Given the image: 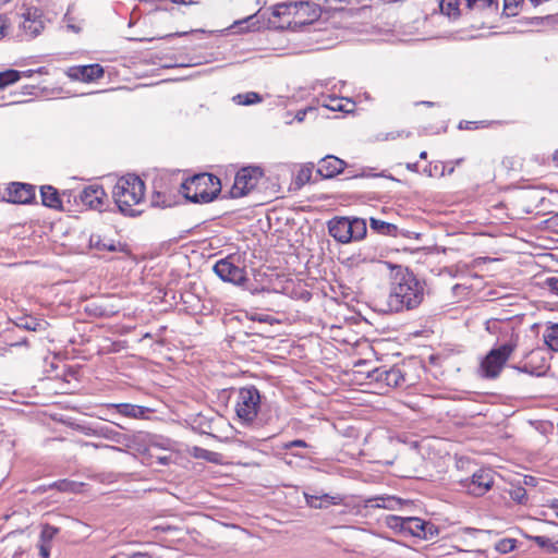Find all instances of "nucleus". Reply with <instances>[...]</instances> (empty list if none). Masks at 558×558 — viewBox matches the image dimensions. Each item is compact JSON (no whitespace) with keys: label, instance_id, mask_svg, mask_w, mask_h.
I'll return each mask as SVG.
<instances>
[{"label":"nucleus","instance_id":"nucleus-26","mask_svg":"<svg viewBox=\"0 0 558 558\" xmlns=\"http://www.w3.org/2000/svg\"><path fill=\"white\" fill-rule=\"evenodd\" d=\"M112 407L117 409L118 413L128 417H141L145 412L143 407L129 403L112 404Z\"/></svg>","mask_w":558,"mask_h":558},{"label":"nucleus","instance_id":"nucleus-19","mask_svg":"<svg viewBox=\"0 0 558 558\" xmlns=\"http://www.w3.org/2000/svg\"><path fill=\"white\" fill-rule=\"evenodd\" d=\"M41 204L52 209H62V201L59 192L51 185H43L40 187Z\"/></svg>","mask_w":558,"mask_h":558},{"label":"nucleus","instance_id":"nucleus-12","mask_svg":"<svg viewBox=\"0 0 558 558\" xmlns=\"http://www.w3.org/2000/svg\"><path fill=\"white\" fill-rule=\"evenodd\" d=\"M35 199V187L32 184L13 182L8 187V202L29 204Z\"/></svg>","mask_w":558,"mask_h":558},{"label":"nucleus","instance_id":"nucleus-28","mask_svg":"<svg viewBox=\"0 0 558 558\" xmlns=\"http://www.w3.org/2000/svg\"><path fill=\"white\" fill-rule=\"evenodd\" d=\"M460 0H440L439 8L442 14L457 17L460 14Z\"/></svg>","mask_w":558,"mask_h":558},{"label":"nucleus","instance_id":"nucleus-50","mask_svg":"<svg viewBox=\"0 0 558 558\" xmlns=\"http://www.w3.org/2000/svg\"><path fill=\"white\" fill-rule=\"evenodd\" d=\"M170 1L173 3H177V4H191L194 2L193 0H170Z\"/></svg>","mask_w":558,"mask_h":558},{"label":"nucleus","instance_id":"nucleus-48","mask_svg":"<svg viewBox=\"0 0 558 558\" xmlns=\"http://www.w3.org/2000/svg\"><path fill=\"white\" fill-rule=\"evenodd\" d=\"M521 0H504L505 9H510L511 7H517Z\"/></svg>","mask_w":558,"mask_h":558},{"label":"nucleus","instance_id":"nucleus-44","mask_svg":"<svg viewBox=\"0 0 558 558\" xmlns=\"http://www.w3.org/2000/svg\"><path fill=\"white\" fill-rule=\"evenodd\" d=\"M8 28V19L0 14V39L4 37L5 29Z\"/></svg>","mask_w":558,"mask_h":558},{"label":"nucleus","instance_id":"nucleus-54","mask_svg":"<svg viewBox=\"0 0 558 558\" xmlns=\"http://www.w3.org/2000/svg\"><path fill=\"white\" fill-rule=\"evenodd\" d=\"M304 116H305V111H301L296 114V118L299 121H302L304 119Z\"/></svg>","mask_w":558,"mask_h":558},{"label":"nucleus","instance_id":"nucleus-53","mask_svg":"<svg viewBox=\"0 0 558 558\" xmlns=\"http://www.w3.org/2000/svg\"><path fill=\"white\" fill-rule=\"evenodd\" d=\"M159 461H160L161 464H168L169 458L168 457H161V458H159Z\"/></svg>","mask_w":558,"mask_h":558},{"label":"nucleus","instance_id":"nucleus-24","mask_svg":"<svg viewBox=\"0 0 558 558\" xmlns=\"http://www.w3.org/2000/svg\"><path fill=\"white\" fill-rule=\"evenodd\" d=\"M369 226L372 230L376 231L379 234L391 236H397L398 234V227L396 225L376 218H371Z\"/></svg>","mask_w":558,"mask_h":558},{"label":"nucleus","instance_id":"nucleus-37","mask_svg":"<svg viewBox=\"0 0 558 558\" xmlns=\"http://www.w3.org/2000/svg\"><path fill=\"white\" fill-rule=\"evenodd\" d=\"M76 444L80 445L81 447H86V448H89V447L95 448V449L107 448V449H111L114 451H122V449L119 447L104 445V444H95V442H88V441H82V440L76 441Z\"/></svg>","mask_w":558,"mask_h":558},{"label":"nucleus","instance_id":"nucleus-20","mask_svg":"<svg viewBox=\"0 0 558 558\" xmlns=\"http://www.w3.org/2000/svg\"><path fill=\"white\" fill-rule=\"evenodd\" d=\"M306 504L315 509L327 508L329 505H339L342 501V498L339 495L330 496L328 494H324L322 496L305 494Z\"/></svg>","mask_w":558,"mask_h":558},{"label":"nucleus","instance_id":"nucleus-4","mask_svg":"<svg viewBox=\"0 0 558 558\" xmlns=\"http://www.w3.org/2000/svg\"><path fill=\"white\" fill-rule=\"evenodd\" d=\"M515 348L517 344L513 342H507L493 348L481 362L480 371L482 377L488 379L497 378Z\"/></svg>","mask_w":558,"mask_h":558},{"label":"nucleus","instance_id":"nucleus-39","mask_svg":"<svg viewBox=\"0 0 558 558\" xmlns=\"http://www.w3.org/2000/svg\"><path fill=\"white\" fill-rule=\"evenodd\" d=\"M410 136H411V132L402 130V131L387 133L383 140L389 141V140H396L398 137H410Z\"/></svg>","mask_w":558,"mask_h":558},{"label":"nucleus","instance_id":"nucleus-16","mask_svg":"<svg viewBox=\"0 0 558 558\" xmlns=\"http://www.w3.org/2000/svg\"><path fill=\"white\" fill-rule=\"evenodd\" d=\"M104 75V69L101 65L87 64L71 68L69 71V76L73 80L82 81V82H92L100 78Z\"/></svg>","mask_w":558,"mask_h":558},{"label":"nucleus","instance_id":"nucleus-6","mask_svg":"<svg viewBox=\"0 0 558 558\" xmlns=\"http://www.w3.org/2000/svg\"><path fill=\"white\" fill-rule=\"evenodd\" d=\"M313 1L314 0H307L289 4H279L276 8L274 14L279 16L280 14H283L286 10H288L290 14L292 13L294 15L295 23L311 24L316 21L322 13L320 3H314Z\"/></svg>","mask_w":558,"mask_h":558},{"label":"nucleus","instance_id":"nucleus-51","mask_svg":"<svg viewBox=\"0 0 558 558\" xmlns=\"http://www.w3.org/2000/svg\"><path fill=\"white\" fill-rule=\"evenodd\" d=\"M417 167H418V166H417V163H416V162H414V163H407V168H408L410 171H413V172L417 171Z\"/></svg>","mask_w":558,"mask_h":558},{"label":"nucleus","instance_id":"nucleus-23","mask_svg":"<svg viewBox=\"0 0 558 558\" xmlns=\"http://www.w3.org/2000/svg\"><path fill=\"white\" fill-rule=\"evenodd\" d=\"M32 75V71H17V70H5L0 72V89H4L10 85L15 84L21 80V77L26 76L29 77Z\"/></svg>","mask_w":558,"mask_h":558},{"label":"nucleus","instance_id":"nucleus-43","mask_svg":"<svg viewBox=\"0 0 558 558\" xmlns=\"http://www.w3.org/2000/svg\"><path fill=\"white\" fill-rule=\"evenodd\" d=\"M254 19H255V15H250V16H247L246 19H244L242 21L235 22L233 27L246 24L247 25L246 29L250 31V29H252L255 26Z\"/></svg>","mask_w":558,"mask_h":558},{"label":"nucleus","instance_id":"nucleus-7","mask_svg":"<svg viewBox=\"0 0 558 558\" xmlns=\"http://www.w3.org/2000/svg\"><path fill=\"white\" fill-rule=\"evenodd\" d=\"M263 177V171L259 167H245L241 169L234 179V183L230 190V195L233 198H240L247 195L258 184Z\"/></svg>","mask_w":558,"mask_h":558},{"label":"nucleus","instance_id":"nucleus-55","mask_svg":"<svg viewBox=\"0 0 558 558\" xmlns=\"http://www.w3.org/2000/svg\"><path fill=\"white\" fill-rule=\"evenodd\" d=\"M68 485H69V484H66V483H62V484H60L59 488H60L61 490H66V489H68Z\"/></svg>","mask_w":558,"mask_h":558},{"label":"nucleus","instance_id":"nucleus-25","mask_svg":"<svg viewBox=\"0 0 558 558\" xmlns=\"http://www.w3.org/2000/svg\"><path fill=\"white\" fill-rule=\"evenodd\" d=\"M348 104H350L348 99L337 96H328L323 99V107L331 111L349 112L350 110L347 109Z\"/></svg>","mask_w":558,"mask_h":558},{"label":"nucleus","instance_id":"nucleus-38","mask_svg":"<svg viewBox=\"0 0 558 558\" xmlns=\"http://www.w3.org/2000/svg\"><path fill=\"white\" fill-rule=\"evenodd\" d=\"M469 8H489L495 0H465Z\"/></svg>","mask_w":558,"mask_h":558},{"label":"nucleus","instance_id":"nucleus-8","mask_svg":"<svg viewBox=\"0 0 558 558\" xmlns=\"http://www.w3.org/2000/svg\"><path fill=\"white\" fill-rule=\"evenodd\" d=\"M235 256L228 255L216 262L214 272L225 282L241 286L247 281L246 271L235 264Z\"/></svg>","mask_w":558,"mask_h":558},{"label":"nucleus","instance_id":"nucleus-34","mask_svg":"<svg viewBox=\"0 0 558 558\" xmlns=\"http://www.w3.org/2000/svg\"><path fill=\"white\" fill-rule=\"evenodd\" d=\"M313 166L307 165L301 168L296 175V184L304 185L308 183L312 179Z\"/></svg>","mask_w":558,"mask_h":558},{"label":"nucleus","instance_id":"nucleus-2","mask_svg":"<svg viewBox=\"0 0 558 558\" xmlns=\"http://www.w3.org/2000/svg\"><path fill=\"white\" fill-rule=\"evenodd\" d=\"M144 195L145 184L135 174L121 177L112 190V197L119 210L125 216H136L138 214L134 206L144 199Z\"/></svg>","mask_w":558,"mask_h":558},{"label":"nucleus","instance_id":"nucleus-40","mask_svg":"<svg viewBox=\"0 0 558 558\" xmlns=\"http://www.w3.org/2000/svg\"><path fill=\"white\" fill-rule=\"evenodd\" d=\"M293 447L307 448L308 444L302 439H295V440L288 441V442L283 444V446H282V448L286 450L291 449Z\"/></svg>","mask_w":558,"mask_h":558},{"label":"nucleus","instance_id":"nucleus-30","mask_svg":"<svg viewBox=\"0 0 558 558\" xmlns=\"http://www.w3.org/2000/svg\"><path fill=\"white\" fill-rule=\"evenodd\" d=\"M15 325L21 329H25V330H29V331H37V330L41 329L43 322H39L38 319H36L32 316H24V317H20L17 319V322L15 323Z\"/></svg>","mask_w":558,"mask_h":558},{"label":"nucleus","instance_id":"nucleus-14","mask_svg":"<svg viewBox=\"0 0 558 558\" xmlns=\"http://www.w3.org/2000/svg\"><path fill=\"white\" fill-rule=\"evenodd\" d=\"M372 378L385 383L388 387H400L405 383L404 374L398 366L377 368L373 372Z\"/></svg>","mask_w":558,"mask_h":558},{"label":"nucleus","instance_id":"nucleus-60","mask_svg":"<svg viewBox=\"0 0 558 558\" xmlns=\"http://www.w3.org/2000/svg\"><path fill=\"white\" fill-rule=\"evenodd\" d=\"M556 518L558 519V512H556Z\"/></svg>","mask_w":558,"mask_h":558},{"label":"nucleus","instance_id":"nucleus-49","mask_svg":"<svg viewBox=\"0 0 558 558\" xmlns=\"http://www.w3.org/2000/svg\"><path fill=\"white\" fill-rule=\"evenodd\" d=\"M253 319L260 322V323H266V322H268V315H258V316L253 317Z\"/></svg>","mask_w":558,"mask_h":558},{"label":"nucleus","instance_id":"nucleus-3","mask_svg":"<svg viewBox=\"0 0 558 558\" xmlns=\"http://www.w3.org/2000/svg\"><path fill=\"white\" fill-rule=\"evenodd\" d=\"M220 191V180L209 173L196 174L182 183L183 195L193 203H209L218 196Z\"/></svg>","mask_w":558,"mask_h":558},{"label":"nucleus","instance_id":"nucleus-32","mask_svg":"<svg viewBox=\"0 0 558 558\" xmlns=\"http://www.w3.org/2000/svg\"><path fill=\"white\" fill-rule=\"evenodd\" d=\"M233 100L239 105L248 106V105L260 102L262 97L259 96V94H257L255 92H248L245 94H238L236 96L233 97Z\"/></svg>","mask_w":558,"mask_h":558},{"label":"nucleus","instance_id":"nucleus-10","mask_svg":"<svg viewBox=\"0 0 558 558\" xmlns=\"http://www.w3.org/2000/svg\"><path fill=\"white\" fill-rule=\"evenodd\" d=\"M23 21L21 22V29L28 38L38 36L45 28V20L43 11L35 7L25 8L22 13Z\"/></svg>","mask_w":558,"mask_h":558},{"label":"nucleus","instance_id":"nucleus-21","mask_svg":"<svg viewBox=\"0 0 558 558\" xmlns=\"http://www.w3.org/2000/svg\"><path fill=\"white\" fill-rule=\"evenodd\" d=\"M85 434L87 436L101 437V438L111 440L117 444H121L124 438V436L122 434L114 430L113 428H111L108 425H100V426H96L94 428H87Z\"/></svg>","mask_w":558,"mask_h":558},{"label":"nucleus","instance_id":"nucleus-31","mask_svg":"<svg viewBox=\"0 0 558 558\" xmlns=\"http://www.w3.org/2000/svg\"><path fill=\"white\" fill-rule=\"evenodd\" d=\"M544 341L550 350L558 352V325H553L546 329Z\"/></svg>","mask_w":558,"mask_h":558},{"label":"nucleus","instance_id":"nucleus-46","mask_svg":"<svg viewBox=\"0 0 558 558\" xmlns=\"http://www.w3.org/2000/svg\"><path fill=\"white\" fill-rule=\"evenodd\" d=\"M497 325H498V323L496 320H494V322L488 320V322H486V330L493 333L496 331Z\"/></svg>","mask_w":558,"mask_h":558},{"label":"nucleus","instance_id":"nucleus-15","mask_svg":"<svg viewBox=\"0 0 558 558\" xmlns=\"http://www.w3.org/2000/svg\"><path fill=\"white\" fill-rule=\"evenodd\" d=\"M345 162L332 155L322 158L318 162L317 174L324 179H330L343 171Z\"/></svg>","mask_w":558,"mask_h":558},{"label":"nucleus","instance_id":"nucleus-9","mask_svg":"<svg viewBox=\"0 0 558 558\" xmlns=\"http://www.w3.org/2000/svg\"><path fill=\"white\" fill-rule=\"evenodd\" d=\"M460 484L470 495L483 496L494 484L493 471L481 469L473 473L471 477L461 480Z\"/></svg>","mask_w":558,"mask_h":558},{"label":"nucleus","instance_id":"nucleus-42","mask_svg":"<svg viewBox=\"0 0 558 558\" xmlns=\"http://www.w3.org/2000/svg\"><path fill=\"white\" fill-rule=\"evenodd\" d=\"M546 287L549 289L550 292L558 295V278L557 277H549L545 281Z\"/></svg>","mask_w":558,"mask_h":558},{"label":"nucleus","instance_id":"nucleus-22","mask_svg":"<svg viewBox=\"0 0 558 558\" xmlns=\"http://www.w3.org/2000/svg\"><path fill=\"white\" fill-rule=\"evenodd\" d=\"M401 500L395 496H377L365 500L366 508H383L395 510L400 507Z\"/></svg>","mask_w":558,"mask_h":558},{"label":"nucleus","instance_id":"nucleus-17","mask_svg":"<svg viewBox=\"0 0 558 558\" xmlns=\"http://www.w3.org/2000/svg\"><path fill=\"white\" fill-rule=\"evenodd\" d=\"M367 226L363 218L347 217V244L361 241L366 236Z\"/></svg>","mask_w":558,"mask_h":558},{"label":"nucleus","instance_id":"nucleus-52","mask_svg":"<svg viewBox=\"0 0 558 558\" xmlns=\"http://www.w3.org/2000/svg\"><path fill=\"white\" fill-rule=\"evenodd\" d=\"M550 508L558 510V498H555L550 501Z\"/></svg>","mask_w":558,"mask_h":558},{"label":"nucleus","instance_id":"nucleus-33","mask_svg":"<svg viewBox=\"0 0 558 558\" xmlns=\"http://www.w3.org/2000/svg\"><path fill=\"white\" fill-rule=\"evenodd\" d=\"M386 525L400 533V534H403L404 532V523H405V517H398V515H388L386 518Z\"/></svg>","mask_w":558,"mask_h":558},{"label":"nucleus","instance_id":"nucleus-18","mask_svg":"<svg viewBox=\"0 0 558 558\" xmlns=\"http://www.w3.org/2000/svg\"><path fill=\"white\" fill-rule=\"evenodd\" d=\"M327 227L335 241L347 244V217H333L327 222Z\"/></svg>","mask_w":558,"mask_h":558},{"label":"nucleus","instance_id":"nucleus-47","mask_svg":"<svg viewBox=\"0 0 558 558\" xmlns=\"http://www.w3.org/2000/svg\"><path fill=\"white\" fill-rule=\"evenodd\" d=\"M366 259L365 258H361V254H359L357 256H352L350 258H348V262L350 263V265H357L360 262H365Z\"/></svg>","mask_w":558,"mask_h":558},{"label":"nucleus","instance_id":"nucleus-29","mask_svg":"<svg viewBox=\"0 0 558 558\" xmlns=\"http://www.w3.org/2000/svg\"><path fill=\"white\" fill-rule=\"evenodd\" d=\"M90 243L97 247L98 250H105L109 252L122 251L120 243H116L113 240L105 241L101 240L100 236H92Z\"/></svg>","mask_w":558,"mask_h":558},{"label":"nucleus","instance_id":"nucleus-58","mask_svg":"<svg viewBox=\"0 0 558 558\" xmlns=\"http://www.w3.org/2000/svg\"><path fill=\"white\" fill-rule=\"evenodd\" d=\"M422 104L423 105H427V106H433L434 105L433 102H429V101H423Z\"/></svg>","mask_w":558,"mask_h":558},{"label":"nucleus","instance_id":"nucleus-35","mask_svg":"<svg viewBox=\"0 0 558 558\" xmlns=\"http://www.w3.org/2000/svg\"><path fill=\"white\" fill-rule=\"evenodd\" d=\"M510 497L513 501L524 505L527 501V493L523 487H515L510 490Z\"/></svg>","mask_w":558,"mask_h":558},{"label":"nucleus","instance_id":"nucleus-1","mask_svg":"<svg viewBox=\"0 0 558 558\" xmlns=\"http://www.w3.org/2000/svg\"><path fill=\"white\" fill-rule=\"evenodd\" d=\"M424 299V283L409 269L397 267L387 304L391 312L417 307Z\"/></svg>","mask_w":558,"mask_h":558},{"label":"nucleus","instance_id":"nucleus-41","mask_svg":"<svg viewBox=\"0 0 558 558\" xmlns=\"http://www.w3.org/2000/svg\"><path fill=\"white\" fill-rule=\"evenodd\" d=\"M38 547H39V555L41 556V558H49L51 543L39 541Z\"/></svg>","mask_w":558,"mask_h":558},{"label":"nucleus","instance_id":"nucleus-36","mask_svg":"<svg viewBox=\"0 0 558 558\" xmlns=\"http://www.w3.org/2000/svg\"><path fill=\"white\" fill-rule=\"evenodd\" d=\"M58 532H59L58 527L46 524V525H44V527L41 530L39 541L51 543L52 538L57 535Z\"/></svg>","mask_w":558,"mask_h":558},{"label":"nucleus","instance_id":"nucleus-27","mask_svg":"<svg viewBox=\"0 0 558 558\" xmlns=\"http://www.w3.org/2000/svg\"><path fill=\"white\" fill-rule=\"evenodd\" d=\"M531 539L546 553H558V541L542 535L532 536Z\"/></svg>","mask_w":558,"mask_h":558},{"label":"nucleus","instance_id":"nucleus-11","mask_svg":"<svg viewBox=\"0 0 558 558\" xmlns=\"http://www.w3.org/2000/svg\"><path fill=\"white\" fill-rule=\"evenodd\" d=\"M438 527L430 522H426L417 517H405L403 535L433 539L438 535Z\"/></svg>","mask_w":558,"mask_h":558},{"label":"nucleus","instance_id":"nucleus-56","mask_svg":"<svg viewBox=\"0 0 558 558\" xmlns=\"http://www.w3.org/2000/svg\"><path fill=\"white\" fill-rule=\"evenodd\" d=\"M420 158H421V159H426V158H427V153H426V151H422V153L420 154Z\"/></svg>","mask_w":558,"mask_h":558},{"label":"nucleus","instance_id":"nucleus-59","mask_svg":"<svg viewBox=\"0 0 558 558\" xmlns=\"http://www.w3.org/2000/svg\"><path fill=\"white\" fill-rule=\"evenodd\" d=\"M517 369H522V371L526 372L527 367L526 366H524V367H517Z\"/></svg>","mask_w":558,"mask_h":558},{"label":"nucleus","instance_id":"nucleus-13","mask_svg":"<svg viewBox=\"0 0 558 558\" xmlns=\"http://www.w3.org/2000/svg\"><path fill=\"white\" fill-rule=\"evenodd\" d=\"M81 203L90 208L101 210L107 194L102 186L94 184L85 187L78 195Z\"/></svg>","mask_w":558,"mask_h":558},{"label":"nucleus","instance_id":"nucleus-57","mask_svg":"<svg viewBox=\"0 0 558 558\" xmlns=\"http://www.w3.org/2000/svg\"><path fill=\"white\" fill-rule=\"evenodd\" d=\"M12 0H0V7L11 2Z\"/></svg>","mask_w":558,"mask_h":558},{"label":"nucleus","instance_id":"nucleus-45","mask_svg":"<svg viewBox=\"0 0 558 558\" xmlns=\"http://www.w3.org/2000/svg\"><path fill=\"white\" fill-rule=\"evenodd\" d=\"M547 165L558 169V149L553 153L550 158H548Z\"/></svg>","mask_w":558,"mask_h":558},{"label":"nucleus","instance_id":"nucleus-5","mask_svg":"<svg viewBox=\"0 0 558 558\" xmlns=\"http://www.w3.org/2000/svg\"><path fill=\"white\" fill-rule=\"evenodd\" d=\"M259 407L260 393L255 386L242 387L239 390L235 412L241 421L252 423L257 416Z\"/></svg>","mask_w":558,"mask_h":558}]
</instances>
